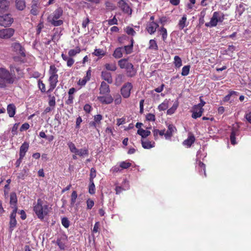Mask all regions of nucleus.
<instances>
[{
  "instance_id": "obj_1",
  "label": "nucleus",
  "mask_w": 251,
  "mask_h": 251,
  "mask_svg": "<svg viewBox=\"0 0 251 251\" xmlns=\"http://www.w3.org/2000/svg\"><path fill=\"white\" fill-rule=\"evenodd\" d=\"M50 207L47 204H44L41 199H38L37 203L33 207V210L38 218L41 220L44 219L45 216L48 215Z\"/></svg>"
},
{
  "instance_id": "obj_2",
  "label": "nucleus",
  "mask_w": 251,
  "mask_h": 251,
  "mask_svg": "<svg viewBox=\"0 0 251 251\" xmlns=\"http://www.w3.org/2000/svg\"><path fill=\"white\" fill-rule=\"evenodd\" d=\"M118 65L121 69H125L126 70V74L128 77L134 76L137 73L133 65L128 61V59L123 58L118 61Z\"/></svg>"
},
{
  "instance_id": "obj_3",
  "label": "nucleus",
  "mask_w": 251,
  "mask_h": 251,
  "mask_svg": "<svg viewBox=\"0 0 251 251\" xmlns=\"http://www.w3.org/2000/svg\"><path fill=\"white\" fill-rule=\"evenodd\" d=\"M63 10L61 8H57L48 17V22L54 26H58L63 24V21L59 18L63 15Z\"/></svg>"
},
{
  "instance_id": "obj_4",
  "label": "nucleus",
  "mask_w": 251,
  "mask_h": 251,
  "mask_svg": "<svg viewBox=\"0 0 251 251\" xmlns=\"http://www.w3.org/2000/svg\"><path fill=\"white\" fill-rule=\"evenodd\" d=\"M225 20V15L220 11H215L209 22L206 23L205 25L206 27H213L216 26L218 23H222Z\"/></svg>"
},
{
  "instance_id": "obj_5",
  "label": "nucleus",
  "mask_w": 251,
  "mask_h": 251,
  "mask_svg": "<svg viewBox=\"0 0 251 251\" xmlns=\"http://www.w3.org/2000/svg\"><path fill=\"white\" fill-rule=\"evenodd\" d=\"M0 76L8 84H13L16 78L15 74H11L5 68H0Z\"/></svg>"
},
{
  "instance_id": "obj_6",
  "label": "nucleus",
  "mask_w": 251,
  "mask_h": 251,
  "mask_svg": "<svg viewBox=\"0 0 251 251\" xmlns=\"http://www.w3.org/2000/svg\"><path fill=\"white\" fill-rule=\"evenodd\" d=\"M10 48L12 52L23 57H25V49L20 43L17 42L12 43L11 44Z\"/></svg>"
},
{
  "instance_id": "obj_7",
  "label": "nucleus",
  "mask_w": 251,
  "mask_h": 251,
  "mask_svg": "<svg viewBox=\"0 0 251 251\" xmlns=\"http://www.w3.org/2000/svg\"><path fill=\"white\" fill-rule=\"evenodd\" d=\"M133 88L130 82L126 83L121 89V94L124 98H128L130 96L131 90Z\"/></svg>"
},
{
  "instance_id": "obj_8",
  "label": "nucleus",
  "mask_w": 251,
  "mask_h": 251,
  "mask_svg": "<svg viewBox=\"0 0 251 251\" xmlns=\"http://www.w3.org/2000/svg\"><path fill=\"white\" fill-rule=\"evenodd\" d=\"M13 22V19L9 14L0 16V25L6 27L10 26Z\"/></svg>"
},
{
  "instance_id": "obj_9",
  "label": "nucleus",
  "mask_w": 251,
  "mask_h": 251,
  "mask_svg": "<svg viewBox=\"0 0 251 251\" xmlns=\"http://www.w3.org/2000/svg\"><path fill=\"white\" fill-rule=\"evenodd\" d=\"M15 29L12 28H6L0 30V38L8 39L13 36Z\"/></svg>"
},
{
  "instance_id": "obj_10",
  "label": "nucleus",
  "mask_w": 251,
  "mask_h": 251,
  "mask_svg": "<svg viewBox=\"0 0 251 251\" xmlns=\"http://www.w3.org/2000/svg\"><path fill=\"white\" fill-rule=\"evenodd\" d=\"M204 111V109L200 107L199 106L195 105L192 107V117L194 119H197L201 117Z\"/></svg>"
},
{
  "instance_id": "obj_11",
  "label": "nucleus",
  "mask_w": 251,
  "mask_h": 251,
  "mask_svg": "<svg viewBox=\"0 0 251 251\" xmlns=\"http://www.w3.org/2000/svg\"><path fill=\"white\" fill-rule=\"evenodd\" d=\"M17 207H15L12 211L10 216L9 228L13 230L17 225V221L16 219V213L17 212Z\"/></svg>"
},
{
  "instance_id": "obj_12",
  "label": "nucleus",
  "mask_w": 251,
  "mask_h": 251,
  "mask_svg": "<svg viewBox=\"0 0 251 251\" xmlns=\"http://www.w3.org/2000/svg\"><path fill=\"white\" fill-rule=\"evenodd\" d=\"M158 27L159 25L156 22H148L147 24L146 29L150 34L152 35L156 32V29Z\"/></svg>"
},
{
  "instance_id": "obj_13",
  "label": "nucleus",
  "mask_w": 251,
  "mask_h": 251,
  "mask_svg": "<svg viewBox=\"0 0 251 251\" xmlns=\"http://www.w3.org/2000/svg\"><path fill=\"white\" fill-rule=\"evenodd\" d=\"M105 96H98V100L102 104H109L113 102L114 99L109 94H104Z\"/></svg>"
},
{
  "instance_id": "obj_14",
  "label": "nucleus",
  "mask_w": 251,
  "mask_h": 251,
  "mask_svg": "<svg viewBox=\"0 0 251 251\" xmlns=\"http://www.w3.org/2000/svg\"><path fill=\"white\" fill-rule=\"evenodd\" d=\"M119 7L126 13L131 15L132 10L128 4L124 0H120L118 2Z\"/></svg>"
},
{
  "instance_id": "obj_15",
  "label": "nucleus",
  "mask_w": 251,
  "mask_h": 251,
  "mask_svg": "<svg viewBox=\"0 0 251 251\" xmlns=\"http://www.w3.org/2000/svg\"><path fill=\"white\" fill-rule=\"evenodd\" d=\"M58 76H50L49 81L50 84V88L47 91V93L52 92L56 87L58 82Z\"/></svg>"
},
{
  "instance_id": "obj_16",
  "label": "nucleus",
  "mask_w": 251,
  "mask_h": 251,
  "mask_svg": "<svg viewBox=\"0 0 251 251\" xmlns=\"http://www.w3.org/2000/svg\"><path fill=\"white\" fill-rule=\"evenodd\" d=\"M110 92L109 86L105 82H101L100 88V93L101 95H104L109 94Z\"/></svg>"
},
{
  "instance_id": "obj_17",
  "label": "nucleus",
  "mask_w": 251,
  "mask_h": 251,
  "mask_svg": "<svg viewBox=\"0 0 251 251\" xmlns=\"http://www.w3.org/2000/svg\"><path fill=\"white\" fill-rule=\"evenodd\" d=\"M28 148L29 143L27 142H24L20 148L19 156H20L21 158L25 156Z\"/></svg>"
},
{
  "instance_id": "obj_18",
  "label": "nucleus",
  "mask_w": 251,
  "mask_h": 251,
  "mask_svg": "<svg viewBox=\"0 0 251 251\" xmlns=\"http://www.w3.org/2000/svg\"><path fill=\"white\" fill-rule=\"evenodd\" d=\"M39 4L38 2V0H32L30 13L34 16L37 15L39 13Z\"/></svg>"
},
{
  "instance_id": "obj_19",
  "label": "nucleus",
  "mask_w": 251,
  "mask_h": 251,
  "mask_svg": "<svg viewBox=\"0 0 251 251\" xmlns=\"http://www.w3.org/2000/svg\"><path fill=\"white\" fill-rule=\"evenodd\" d=\"M101 77L102 79L107 81L109 84H111L113 82L111 74L106 71L101 72Z\"/></svg>"
},
{
  "instance_id": "obj_20",
  "label": "nucleus",
  "mask_w": 251,
  "mask_h": 251,
  "mask_svg": "<svg viewBox=\"0 0 251 251\" xmlns=\"http://www.w3.org/2000/svg\"><path fill=\"white\" fill-rule=\"evenodd\" d=\"M195 137L192 134H189L188 138L183 142V145L190 148L195 141Z\"/></svg>"
},
{
  "instance_id": "obj_21",
  "label": "nucleus",
  "mask_w": 251,
  "mask_h": 251,
  "mask_svg": "<svg viewBox=\"0 0 251 251\" xmlns=\"http://www.w3.org/2000/svg\"><path fill=\"white\" fill-rule=\"evenodd\" d=\"M176 129V127L172 124H169L168 126V129L165 133V137L166 139H169L171 138L173 136V133L174 132Z\"/></svg>"
},
{
  "instance_id": "obj_22",
  "label": "nucleus",
  "mask_w": 251,
  "mask_h": 251,
  "mask_svg": "<svg viewBox=\"0 0 251 251\" xmlns=\"http://www.w3.org/2000/svg\"><path fill=\"white\" fill-rule=\"evenodd\" d=\"M61 57L63 60L66 61L67 66L68 67H71L75 63V59L70 56H68L66 54L62 53Z\"/></svg>"
},
{
  "instance_id": "obj_23",
  "label": "nucleus",
  "mask_w": 251,
  "mask_h": 251,
  "mask_svg": "<svg viewBox=\"0 0 251 251\" xmlns=\"http://www.w3.org/2000/svg\"><path fill=\"white\" fill-rule=\"evenodd\" d=\"M142 146L144 149H150L155 146L154 142H151L148 140H141Z\"/></svg>"
},
{
  "instance_id": "obj_24",
  "label": "nucleus",
  "mask_w": 251,
  "mask_h": 251,
  "mask_svg": "<svg viewBox=\"0 0 251 251\" xmlns=\"http://www.w3.org/2000/svg\"><path fill=\"white\" fill-rule=\"evenodd\" d=\"M188 23L187 22V16L184 14L182 16L181 19L179 20L178 24L179 29L180 30L183 29L185 26L188 25Z\"/></svg>"
},
{
  "instance_id": "obj_25",
  "label": "nucleus",
  "mask_w": 251,
  "mask_h": 251,
  "mask_svg": "<svg viewBox=\"0 0 251 251\" xmlns=\"http://www.w3.org/2000/svg\"><path fill=\"white\" fill-rule=\"evenodd\" d=\"M10 204L11 205H13L14 209L17 207V197L15 192H12L10 195Z\"/></svg>"
},
{
  "instance_id": "obj_26",
  "label": "nucleus",
  "mask_w": 251,
  "mask_h": 251,
  "mask_svg": "<svg viewBox=\"0 0 251 251\" xmlns=\"http://www.w3.org/2000/svg\"><path fill=\"white\" fill-rule=\"evenodd\" d=\"M9 5V2L7 0H3L0 3V13H3L6 11Z\"/></svg>"
},
{
  "instance_id": "obj_27",
  "label": "nucleus",
  "mask_w": 251,
  "mask_h": 251,
  "mask_svg": "<svg viewBox=\"0 0 251 251\" xmlns=\"http://www.w3.org/2000/svg\"><path fill=\"white\" fill-rule=\"evenodd\" d=\"M7 111L10 117H13L16 113V107L14 104H8L7 107Z\"/></svg>"
},
{
  "instance_id": "obj_28",
  "label": "nucleus",
  "mask_w": 251,
  "mask_h": 251,
  "mask_svg": "<svg viewBox=\"0 0 251 251\" xmlns=\"http://www.w3.org/2000/svg\"><path fill=\"white\" fill-rule=\"evenodd\" d=\"M238 132L239 131L237 128L234 127L232 129V131L230 135V139L231 144L235 145L236 144L235 136Z\"/></svg>"
},
{
  "instance_id": "obj_29",
  "label": "nucleus",
  "mask_w": 251,
  "mask_h": 251,
  "mask_svg": "<svg viewBox=\"0 0 251 251\" xmlns=\"http://www.w3.org/2000/svg\"><path fill=\"white\" fill-rule=\"evenodd\" d=\"M16 6L19 10H23L25 7V0H16Z\"/></svg>"
},
{
  "instance_id": "obj_30",
  "label": "nucleus",
  "mask_w": 251,
  "mask_h": 251,
  "mask_svg": "<svg viewBox=\"0 0 251 251\" xmlns=\"http://www.w3.org/2000/svg\"><path fill=\"white\" fill-rule=\"evenodd\" d=\"M92 54L94 56L101 58L105 55L106 52L102 49H97L94 50V51L92 53Z\"/></svg>"
},
{
  "instance_id": "obj_31",
  "label": "nucleus",
  "mask_w": 251,
  "mask_h": 251,
  "mask_svg": "<svg viewBox=\"0 0 251 251\" xmlns=\"http://www.w3.org/2000/svg\"><path fill=\"white\" fill-rule=\"evenodd\" d=\"M165 129H164L161 130H159V129H154L152 130V132H153L154 139L155 140L158 139V135H159L161 136H162L163 135L165 136Z\"/></svg>"
},
{
  "instance_id": "obj_32",
  "label": "nucleus",
  "mask_w": 251,
  "mask_h": 251,
  "mask_svg": "<svg viewBox=\"0 0 251 251\" xmlns=\"http://www.w3.org/2000/svg\"><path fill=\"white\" fill-rule=\"evenodd\" d=\"M57 72L58 70L55 67V65H52L50 66L49 71L50 76H58Z\"/></svg>"
},
{
  "instance_id": "obj_33",
  "label": "nucleus",
  "mask_w": 251,
  "mask_h": 251,
  "mask_svg": "<svg viewBox=\"0 0 251 251\" xmlns=\"http://www.w3.org/2000/svg\"><path fill=\"white\" fill-rule=\"evenodd\" d=\"M149 49L157 51L158 50V47L156 41L154 39H151L149 41Z\"/></svg>"
},
{
  "instance_id": "obj_34",
  "label": "nucleus",
  "mask_w": 251,
  "mask_h": 251,
  "mask_svg": "<svg viewBox=\"0 0 251 251\" xmlns=\"http://www.w3.org/2000/svg\"><path fill=\"white\" fill-rule=\"evenodd\" d=\"M81 49L79 47H76L75 49H71L68 51V55L71 57L75 56L80 52Z\"/></svg>"
},
{
  "instance_id": "obj_35",
  "label": "nucleus",
  "mask_w": 251,
  "mask_h": 251,
  "mask_svg": "<svg viewBox=\"0 0 251 251\" xmlns=\"http://www.w3.org/2000/svg\"><path fill=\"white\" fill-rule=\"evenodd\" d=\"M137 134L141 136L143 138H145L151 134V131L149 130H144L142 128H140L137 130Z\"/></svg>"
},
{
  "instance_id": "obj_36",
  "label": "nucleus",
  "mask_w": 251,
  "mask_h": 251,
  "mask_svg": "<svg viewBox=\"0 0 251 251\" xmlns=\"http://www.w3.org/2000/svg\"><path fill=\"white\" fill-rule=\"evenodd\" d=\"M122 48L121 47L117 48L114 50L113 56L115 58H120L123 56Z\"/></svg>"
},
{
  "instance_id": "obj_37",
  "label": "nucleus",
  "mask_w": 251,
  "mask_h": 251,
  "mask_svg": "<svg viewBox=\"0 0 251 251\" xmlns=\"http://www.w3.org/2000/svg\"><path fill=\"white\" fill-rule=\"evenodd\" d=\"M130 42H131L130 45L125 46L124 47L125 50L126 51V53L127 54H130L132 52L133 42H134V40H133V38H131Z\"/></svg>"
},
{
  "instance_id": "obj_38",
  "label": "nucleus",
  "mask_w": 251,
  "mask_h": 251,
  "mask_svg": "<svg viewBox=\"0 0 251 251\" xmlns=\"http://www.w3.org/2000/svg\"><path fill=\"white\" fill-rule=\"evenodd\" d=\"M159 31L160 32V34L162 36V40L164 41H165L168 36L167 29L164 27L163 26H162L159 29Z\"/></svg>"
},
{
  "instance_id": "obj_39",
  "label": "nucleus",
  "mask_w": 251,
  "mask_h": 251,
  "mask_svg": "<svg viewBox=\"0 0 251 251\" xmlns=\"http://www.w3.org/2000/svg\"><path fill=\"white\" fill-rule=\"evenodd\" d=\"M174 64L177 68H179L182 66V60L179 56L176 55L174 57Z\"/></svg>"
},
{
  "instance_id": "obj_40",
  "label": "nucleus",
  "mask_w": 251,
  "mask_h": 251,
  "mask_svg": "<svg viewBox=\"0 0 251 251\" xmlns=\"http://www.w3.org/2000/svg\"><path fill=\"white\" fill-rule=\"evenodd\" d=\"M77 197V194L76 191H73L71 194V198L70 204L71 206H73L76 202V200Z\"/></svg>"
},
{
  "instance_id": "obj_41",
  "label": "nucleus",
  "mask_w": 251,
  "mask_h": 251,
  "mask_svg": "<svg viewBox=\"0 0 251 251\" xmlns=\"http://www.w3.org/2000/svg\"><path fill=\"white\" fill-rule=\"evenodd\" d=\"M67 145L71 152L75 154L78 151V149L76 148L75 145L72 142H69L67 143Z\"/></svg>"
},
{
  "instance_id": "obj_42",
  "label": "nucleus",
  "mask_w": 251,
  "mask_h": 251,
  "mask_svg": "<svg viewBox=\"0 0 251 251\" xmlns=\"http://www.w3.org/2000/svg\"><path fill=\"white\" fill-rule=\"evenodd\" d=\"M104 67L108 71H115L117 70V66L115 63H106L104 65Z\"/></svg>"
},
{
  "instance_id": "obj_43",
  "label": "nucleus",
  "mask_w": 251,
  "mask_h": 251,
  "mask_svg": "<svg viewBox=\"0 0 251 251\" xmlns=\"http://www.w3.org/2000/svg\"><path fill=\"white\" fill-rule=\"evenodd\" d=\"M178 103L176 102L174 103L172 107L167 110V113L168 115H172L174 114L178 107Z\"/></svg>"
},
{
  "instance_id": "obj_44",
  "label": "nucleus",
  "mask_w": 251,
  "mask_h": 251,
  "mask_svg": "<svg viewBox=\"0 0 251 251\" xmlns=\"http://www.w3.org/2000/svg\"><path fill=\"white\" fill-rule=\"evenodd\" d=\"M75 154L78 155L80 156L88 155L89 151L87 149H81L80 150L78 149V151Z\"/></svg>"
},
{
  "instance_id": "obj_45",
  "label": "nucleus",
  "mask_w": 251,
  "mask_h": 251,
  "mask_svg": "<svg viewBox=\"0 0 251 251\" xmlns=\"http://www.w3.org/2000/svg\"><path fill=\"white\" fill-rule=\"evenodd\" d=\"M238 94V93L236 91H230L229 93V94L227 95H226L223 99V101L224 102H227L229 101L230 99L231 96L233 95H237Z\"/></svg>"
},
{
  "instance_id": "obj_46",
  "label": "nucleus",
  "mask_w": 251,
  "mask_h": 251,
  "mask_svg": "<svg viewBox=\"0 0 251 251\" xmlns=\"http://www.w3.org/2000/svg\"><path fill=\"white\" fill-rule=\"evenodd\" d=\"M190 65H186L183 67L181 71V75L182 76H186L190 72Z\"/></svg>"
},
{
  "instance_id": "obj_47",
  "label": "nucleus",
  "mask_w": 251,
  "mask_h": 251,
  "mask_svg": "<svg viewBox=\"0 0 251 251\" xmlns=\"http://www.w3.org/2000/svg\"><path fill=\"white\" fill-rule=\"evenodd\" d=\"M88 191L89 193L91 195H93L95 193L96 189L94 181H89Z\"/></svg>"
},
{
  "instance_id": "obj_48",
  "label": "nucleus",
  "mask_w": 251,
  "mask_h": 251,
  "mask_svg": "<svg viewBox=\"0 0 251 251\" xmlns=\"http://www.w3.org/2000/svg\"><path fill=\"white\" fill-rule=\"evenodd\" d=\"M60 32L61 31L59 32L58 30L55 31V32L53 33V34L52 36V41L55 42L59 40L61 36Z\"/></svg>"
},
{
  "instance_id": "obj_49",
  "label": "nucleus",
  "mask_w": 251,
  "mask_h": 251,
  "mask_svg": "<svg viewBox=\"0 0 251 251\" xmlns=\"http://www.w3.org/2000/svg\"><path fill=\"white\" fill-rule=\"evenodd\" d=\"M131 166V163L129 162L122 161L120 163V167L122 169H126Z\"/></svg>"
},
{
  "instance_id": "obj_50",
  "label": "nucleus",
  "mask_w": 251,
  "mask_h": 251,
  "mask_svg": "<svg viewBox=\"0 0 251 251\" xmlns=\"http://www.w3.org/2000/svg\"><path fill=\"white\" fill-rule=\"evenodd\" d=\"M96 176V170L94 168H92L90 170L89 181H94V179Z\"/></svg>"
},
{
  "instance_id": "obj_51",
  "label": "nucleus",
  "mask_w": 251,
  "mask_h": 251,
  "mask_svg": "<svg viewBox=\"0 0 251 251\" xmlns=\"http://www.w3.org/2000/svg\"><path fill=\"white\" fill-rule=\"evenodd\" d=\"M48 97L49 98V105L51 107H54L55 105V97L51 95H49Z\"/></svg>"
},
{
  "instance_id": "obj_52",
  "label": "nucleus",
  "mask_w": 251,
  "mask_h": 251,
  "mask_svg": "<svg viewBox=\"0 0 251 251\" xmlns=\"http://www.w3.org/2000/svg\"><path fill=\"white\" fill-rule=\"evenodd\" d=\"M38 85L39 88L42 93H45L46 92V89L45 84L43 83L42 80L40 79L38 80Z\"/></svg>"
},
{
  "instance_id": "obj_53",
  "label": "nucleus",
  "mask_w": 251,
  "mask_h": 251,
  "mask_svg": "<svg viewBox=\"0 0 251 251\" xmlns=\"http://www.w3.org/2000/svg\"><path fill=\"white\" fill-rule=\"evenodd\" d=\"M61 223L65 228H68L70 226V221L66 217H63L62 218Z\"/></svg>"
},
{
  "instance_id": "obj_54",
  "label": "nucleus",
  "mask_w": 251,
  "mask_h": 251,
  "mask_svg": "<svg viewBox=\"0 0 251 251\" xmlns=\"http://www.w3.org/2000/svg\"><path fill=\"white\" fill-rule=\"evenodd\" d=\"M168 107V103L164 101L158 106V109L159 111H164L166 110Z\"/></svg>"
},
{
  "instance_id": "obj_55",
  "label": "nucleus",
  "mask_w": 251,
  "mask_h": 251,
  "mask_svg": "<svg viewBox=\"0 0 251 251\" xmlns=\"http://www.w3.org/2000/svg\"><path fill=\"white\" fill-rule=\"evenodd\" d=\"M146 119L148 121L154 122L155 121V116L153 114L148 113L146 116Z\"/></svg>"
},
{
  "instance_id": "obj_56",
  "label": "nucleus",
  "mask_w": 251,
  "mask_h": 251,
  "mask_svg": "<svg viewBox=\"0 0 251 251\" xmlns=\"http://www.w3.org/2000/svg\"><path fill=\"white\" fill-rule=\"evenodd\" d=\"M126 32L128 35L132 36H134L136 33L133 28L129 26H127L126 27Z\"/></svg>"
},
{
  "instance_id": "obj_57",
  "label": "nucleus",
  "mask_w": 251,
  "mask_h": 251,
  "mask_svg": "<svg viewBox=\"0 0 251 251\" xmlns=\"http://www.w3.org/2000/svg\"><path fill=\"white\" fill-rule=\"evenodd\" d=\"M87 209H91L94 205V201L91 199H88L86 201Z\"/></svg>"
},
{
  "instance_id": "obj_58",
  "label": "nucleus",
  "mask_w": 251,
  "mask_h": 251,
  "mask_svg": "<svg viewBox=\"0 0 251 251\" xmlns=\"http://www.w3.org/2000/svg\"><path fill=\"white\" fill-rule=\"evenodd\" d=\"M9 69H10V73L11 74H15V71H14L15 70H16V72L18 73L20 71V68L16 67L15 66V65H12V64H11L9 66Z\"/></svg>"
},
{
  "instance_id": "obj_59",
  "label": "nucleus",
  "mask_w": 251,
  "mask_h": 251,
  "mask_svg": "<svg viewBox=\"0 0 251 251\" xmlns=\"http://www.w3.org/2000/svg\"><path fill=\"white\" fill-rule=\"evenodd\" d=\"M56 244L59 246L61 250H64L65 245V243L62 241L61 239H57L56 240Z\"/></svg>"
},
{
  "instance_id": "obj_60",
  "label": "nucleus",
  "mask_w": 251,
  "mask_h": 251,
  "mask_svg": "<svg viewBox=\"0 0 251 251\" xmlns=\"http://www.w3.org/2000/svg\"><path fill=\"white\" fill-rule=\"evenodd\" d=\"M74 97L73 95H69L68 99L66 100L65 103L67 105H71L74 102Z\"/></svg>"
},
{
  "instance_id": "obj_61",
  "label": "nucleus",
  "mask_w": 251,
  "mask_h": 251,
  "mask_svg": "<svg viewBox=\"0 0 251 251\" xmlns=\"http://www.w3.org/2000/svg\"><path fill=\"white\" fill-rule=\"evenodd\" d=\"M108 22V24L109 25H118V20L116 18L115 16L113 17L112 19H109L108 21H106Z\"/></svg>"
},
{
  "instance_id": "obj_62",
  "label": "nucleus",
  "mask_w": 251,
  "mask_h": 251,
  "mask_svg": "<svg viewBox=\"0 0 251 251\" xmlns=\"http://www.w3.org/2000/svg\"><path fill=\"white\" fill-rule=\"evenodd\" d=\"M102 119V116L100 114H97L94 116V121L97 123L98 124H100V122Z\"/></svg>"
},
{
  "instance_id": "obj_63",
  "label": "nucleus",
  "mask_w": 251,
  "mask_h": 251,
  "mask_svg": "<svg viewBox=\"0 0 251 251\" xmlns=\"http://www.w3.org/2000/svg\"><path fill=\"white\" fill-rule=\"evenodd\" d=\"M19 125V124L16 123L12 127L11 129V133L13 135L17 134Z\"/></svg>"
},
{
  "instance_id": "obj_64",
  "label": "nucleus",
  "mask_w": 251,
  "mask_h": 251,
  "mask_svg": "<svg viewBox=\"0 0 251 251\" xmlns=\"http://www.w3.org/2000/svg\"><path fill=\"white\" fill-rule=\"evenodd\" d=\"M44 27V24L42 22H40L37 25V34H39L41 33L42 29Z\"/></svg>"
}]
</instances>
